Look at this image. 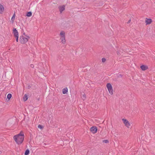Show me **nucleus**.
Returning <instances> with one entry per match:
<instances>
[{
    "label": "nucleus",
    "mask_w": 155,
    "mask_h": 155,
    "mask_svg": "<svg viewBox=\"0 0 155 155\" xmlns=\"http://www.w3.org/2000/svg\"><path fill=\"white\" fill-rule=\"evenodd\" d=\"M28 40L27 38L25 37L24 36L22 35L20 37V43L21 44H25L27 42Z\"/></svg>",
    "instance_id": "7ed1b4c3"
},
{
    "label": "nucleus",
    "mask_w": 155,
    "mask_h": 155,
    "mask_svg": "<svg viewBox=\"0 0 155 155\" xmlns=\"http://www.w3.org/2000/svg\"><path fill=\"white\" fill-rule=\"evenodd\" d=\"M68 91V89L67 87H65L62 89V93L63 94H67Z\"/></svg>",
    "instance_id": "f8f14e48"
},
{
    "label": "nucleus",
    "mask_w": 155,
    "mask_h": 155,
    "mask_svg": "<svg viewBox=\"0 0 155 155\" xmlns=\"http://www.w3.org/2000/svg\"><path fill=\"white\" fill-rule=\"evenodd\" d=\"M28 96L27 95V94H25L24 95L23 97V99L24 101H26L28 99Z\"/></svg>",
    "instance_id": "ddd939ff"
},
{
    "label": "nucleus",
    "mask_w": 155,
    "mask_h": 155,
    "mask_svg": "<svg viewBox=\"0 0 155 155\" xmlns=\"http://www.w3.org/2000/svg\"><path fill=\"white\" fill-rule=\"evenodd\" d=\"M23 35H25H25H25V33H23Z\"/></svg>",
    "instance_id": "cd10ccee"
},
{
    "label": "nucleus",
    "mask_w": 155,
    "mask_h": 155,
    "mask_svg": "<svg viewBox=\"0 0 155 155\" xmlns=\"http://www.w3.org/2000/svg\"><path fill=\"white\" fill-rule=\"evenodd\" d=\"M15 37L16 38V41L17 42H18V36L16 37Z\"/></svg>",
    "instance_id": "5701e85b"
},
{
    "label": "nucleus",
    "mask_w": 155,
    "mask_h": 155,
    "mask_svg": "<svg viewBox=\"0 0 155 155\" xmlns=\"http://www.w3.org/2000/svg\"><path fill=\"white\" fill-rule=\"evenodd\" d=\"M30 67L32 68H34V65L33 64H31L30 65Z\"/></svg>",
    "instance_id": "b1692460"
},
{
    "label": "nucleus",
    "mask_w": 155,
    "mask_h": 155,
    "mask_svg": "<svg viewBox=\"0 0 155 155\" xmlns=\"http://www.w3.org/2000/svg\"><path fill=\"white\" fill-rule=\"evenodd\" d=\"M15 13H14L11 18V21H12V23H13L14 21L15 20Z\"/></svg>",
    "instance_id": "dca6fc26"
},
{
    "label": "nucleus",
    "mask_w": 155,
    "mask_h": 155,
    "mask_svg": "<svg viewBox=\"0 0 155 155\" xmlns=\"http://www.w3.org/2000/svg\"><path fill=\"white\" fill-rule=\"evenodd\" d=\"M13 33L15 37L18 36V32L16 28H14Z\"/></svg>",
    "instance_id": "6e6552de"
},
{
    "label": "nucleus",
    "mask_w": 155,
    "mask_h": 155,
    "mask_svg": "<svg viewBox=\"0 0 155 155\" xmlns=\"http://www.w3.org/2000/svg\"><path fill=\"white\" fill-rule=\"evenodd\" d=\"M122 120L125 125L128 128H129L130 126V124L129 122L128 121L125 119H123Z\"/></svg>",
    "instance_id": "423d86ee"
},
{
    "label": "nucleus",
    "mask_w": 155,
    "mask_h": 155,
    "mask_svg": "<svg viewBox=\"0 0 155 155\" xmlns=\"http://www.w3.org/2000/svg\"><path fill=\"white\" fill-rule=\"evenodd\" d=\"M38 127L40 128V129H42L44 127L43 126L39 124L38 125Z\"/></svg>",
    "instance_id": "a211bd4d"
},
{
    "label": "nucleus",
    "mask_w": 155,
    "mask_h": 155,
    "mask_svg": "<svg viewBox=\"0 0 155 155\" xmlns=\"http://www.w3.org/2000/svg\"><path fill=\"white\" fill-rule=\"evenodd\" d=\"M4 8L3 6L0 3V14H2L3 12Z\"/></svg>",
    "instance_id": "9b49d317"
},
{
    "label": "nucleus",
    "mask_w": 155,
    "mask_h": 155,
    "mask_svg": "<svg viewBox=\"0 0 155 155\" xmlns=\"http://www.w3.org/2000/svg\"><path fill=\"white\" fill-rule=\"evenodd\" d=\"M107 87L109 93L112 95L113 94V87L112 85L110 83H108L107 84Z\"/></svg>",
    "instance_id": "f03ea898"
},
{
    "label": "nucleus",
    "mask_w": 155,
    "mask_h": 155,
    "mask_svg": "<svg viewBox=\"0 0 155 155\" xmlns=\"http://www.w3.org/2000/svg\"><path fill=\"white\" fill-rule=\"evenodd\" d=\"M117 53L118 54H120V53L118 51L117 52Z\"/></svg>",
    "instance_id": "bb28decb"
},
{
    "label": "nucleus",
    "mask_w": 155,
    "mask_h": 155,
    "mask_svg": "<svg viewBox=\"0 0 155 155\" xmlns=\"http://www.w3.org/2000/svg\"><path fill=\"white\" fill-rule=\"evenodd\" d=\"M30 151L29 149H27L25 153V155H28L29 154Z\"/></svg>",
    "instance_id": "f3484780"
},
{
    "label": "nucleus",
    "mask_w": 155,
    "mask_h": 155,
    "mask_svg": "<svg viewBox=\"0 0 155 155\" xmlns=\"http://www.w3.org/2000/svg\"><path fill=\"white\" fill-rule=\"evenodd\" d=\"M97 128L95 126H93L90 128L91 131L93 134H95L97 133Z\"/></svg>",
    "instance_id": "39448f33"
},
{
    "label": "nucleus",
    "mask_w": 155,
    "mask_h": 155,
    "mask_svg": "<svg viewBox=\"0 0 155 155\" xmlns=\"http://www.w3.org/2000/svg\"><path fill=\"white\" fill-rule=\"evenodd\" d=\"M86 99L85 95V94H83L82 95V99L84 100Z\"/></svg>",
    "instance_id": "aec40b11"
},
{
    "label": "nucleus",
    "mask_w": 155,
    "mask_h": 155,
    "mask_svg": "<svg viewBox=\"0 0 155 155\" xmlns=\"http://www.w3.org/2000/svg\"><path fill=\"white\" fill-rule=\"evenodd\" d=\"M60 35H61V42L64 44L65 43V33L62 31L60 33Z\"/></svg>",
    "instance_id": "20e7f679"
},
{
    "label": "nucleus",
    "mask_w": 155,
    "mask_h": 155,
    "mask_svg": "<svg viewBox=\"0 0 155 155\" xmlns=\"http://www.w3.org/2000/svg\"><path fill=\"white\" fill-rule=\"evenodd\" d=\"M131 19H130V20H129V21L127 22V24H129V23L130 22V21H131Z\"/></svg>",
    "instance_id": "393cba45"
},
{
    "label": "nucleus",
    "mask_w": 155,
    "mask_h": 155,
    "mask_svg": "<svg viewBox=\"0 0 155 155\" xmlns=\"http://www.w3.org/2000/svg\"><path fill=\"white\" fill-rule=\"evenodd\" d=\"M119 76H121V74H119V76H118L119 77Z\"/></svg>",
    "instance_id": "c85d7f7f"
},
{
    "label": "nucleus",
    "mask_w": 155,
    "mask_h": 155,
    "mask_svg": "<svg viewBox=\"0 0 155 155\" xmlns=\"http://www.w3.org/2000/svg\"><path fill=\"white\" fill-rule=\"evenodd\" d=\"M152 19L150 18H146L145 19V23L146 25H148L150 24L152 22Z\"/></svg>",
    "instance_id": "0eeeda50"
},
{
    "label": "nucleus",
    "mask_w": 155,
    "mask_h": 155,
    "mask_svg": "<svg viewBox=\"0 0 155 155\" xmlns=\"http://www.w3.org/2000/svg\"><path fill=\"white\" fill-rule=\"evenodd\" d=\"M12 97V94H11L9 93L8 94L7 96V98L8 99V101H9L10 99Z\"/></svg>",
    "instance_id": "2eb2a0df"
},
{
    "label": "nucleus",
    "mask_w": 155,
    "mask_h": 155,
    "mask_svg": "<svg viewBox=\"0 0 155 155\" xmlns=\"http://www.w3.org/2000/svg\"><path fill=\"white\" fill-rule=\"evenodd\" d=\"M65 7L64 5L59 6V8L61 13H62V12L65 10Z\"/></svg>",
    "instance_id": "9d476101"
},
{
    "label": "nucleus",
    "mask_w": 155,
    "mask_h": 155,
    "mask_svg": "<svg viewBox=\"0 0 155 155\" xmlns=\"http://www.w3.org/2000/svg\"><path fill=\"white\" fill-rule=\"evenodd\" d=\"M13 138L17 143L18 145L21 144L24 140V133L22 131H21L19 134L14 136Z\"/></svg>",
    "instance_id": "f257e3e1"
},
{
    "label": "nucleus",
    "mask_w": 155,
    "mask_h": 155,
    "mask_svg": "<svg viewBox=\"0 0 155 155\" xmlns=\"http://www.w3.org/2000/svg\"><path fill=\"white\" fill-rule=\"evenodd\" d=\"M31 86L30 85H28V86H27V88H28V89H30L31 88Z\"/></svg>",
    "instance_id": "4be33fe9"
},
{
    "label": "nucleus",
    "mask_w": 155,
    "mask_h": 155,
    "mask_svg": "<svg viewBox=\"0 0 155 155\" xmlns=\"http://www.w3.org/2000/svg\"><path fill=\"white\" fill-rule=\"evenodd\" d=\"M25 36L27 37V38H30V37L29 36H27V35H25Z\"/></svg>",
    "instance_id": "a878e982"
},
{
    "label": "nucleus",
    "mask_w": 155,
    "mask_h": 155,
    "mask_svg": "<svg viewBox=\"0 0 155 155\" xmlns=\"http://www.w3.org/2000/svg\"><path fill=\"white\" fill-rule=\"evenodd\" d=\"M106 59L105 58H103L102 59V62H105V61H106Z\"/></svg>",
    "instance_id": "412c9836"
},
{
    "label": "nucleus",
    "mask_w": 155,
    "mask_h": 155,
    "mask_svg": "<svg viewBox=\"0 0 155 155\" xmlns=\"http://www.w3.org/2000/svg\"><path fill=\"white\" fill-rule=\"evenodd\" d=\"M140 67L143 71H145L148 69V66L144 65H141Z\"/></svg>",
    "instance_id": "1a4fd4ad"
},
{
    "label": "nucleus",
    "mask_w": 155,
    "mask_h": 155,
    "mask_svg": "<svg viewBox=\"0 0 155 155\" xmlns=\"http://www.w3.org/2000/svg\"><path fill=\"white\" fill-rule=\"evenodd\" d=\"M32 14V12H29L26 13V15L28 17H30L31 16Z\"/></svg>",
    "instance_id": "4468645a"
},
{
    "label": "nucleus",
    "mask_w": 155,
    "mask_h": 155,
    "mask_svg": "<svg viewBox=\"0 0 155 155\" xmlns=\"http://www.w3.org/2000/svg\"><path fill=\"white\" fill-rule=\"evenodd\" d=\"M103 142H104V143H109V141L107 140H103Z\"/></svg>",
    "instance_id": "6ab92c4d"
}]
</instances>
